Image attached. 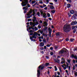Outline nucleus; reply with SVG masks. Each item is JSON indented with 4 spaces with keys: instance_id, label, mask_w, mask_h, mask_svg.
<instances>
[{
    "instance_id": "f257e3e1",
    "label": "nucleus",
    "mask_w": 77,
    "mask_h": 77,
    "mask_svg": "<svg viewBox=\"0 0 77 77\" xmlns=\"http://www.w3.org/2000/svg\"><path fill=\"white\" fill-rule=\"evenodd\" d=\"M63 29V30L66 32H69L71 30L69 24L68 23L66 24L64 26Z\"/></svg>"
},
{
    "instance_id": "f03ea898",
    "label": "nucleus",
    "mask_w": 77,
    "mask_h": 77,
    "mask_svg": "<svg viewBox=\"0 0 77 77\" xmlns=\"http://www.w3.org/2000/svg\"><path fill=\"white\" fill-rule=\"evenodd\" d=\"M32 12H33V15L34 16V17L35 16V10L30 9V11H29V13L27 14V18H30L32 16V15H30V14L31 13H32Z\"/></svg>"
},
{
    "instance_id": "7ed1b4c3",
    "label": "nucleus",
    "mask_w": 77,
    "mask_h": 77,
    "mask_svg": "<svg viewBox=\"0 0 77 77\" xmlns=\"http://www.w3.org/2000/svg\"><path fill=\"white\" fill-rule=\"evenodd\" d=\"M22 1H22V2L21 3V5L22 6H26V5H27V4L28 3L27 0H20V2H22Z\"/></svg>"
},
{
    "instance_id": "20e7f679",
    "label": "nucleus",
    "mask_w": 77,
    "mask_h": 77,
    "mask_svg": "<svg viewBox=\"0 0 77 77\" xmlns=\"http://www.w3.org/2000/svg\"><path fill=\"white\" fill-rule=\"evenodd\" d=\"M37 36V33L36 32H35L34 34L33 35H32V37H30V39H31V40L32 41H33V38L36 39V38Z\"/></svg>"
},
{
    "instance_id": "39448f33",
    "label": "nucleus",
    "mask_w": 77,
    "mask_h": 77,
    "mask_svg": "<svg viewBox=\"0 0 77 77\" xmlns=\"http://www.w3.org/2000/svg\"><path fill=\"white\" fill-rule=\"evenodd\" d=\"M69 65V64L68 63L66 62V65L65 64H64L63 65H62L61 66L65 70L67 68H68V66Z\"/></svg>"
},
{
    "instance_id": "423d86ee",
    "label": "nucleus",
    "mask_w": 77,
    "mask_h": 77,
    "mask_svg": "<svg viewBox=\"0 0 77 77\" xmlns=\"http://www.w3.org/2000/svg\"><path fill=\"white\" fill-rule=\"evenodd\" d=\"M39 24L38 22L36 21L35 23L34 22V23H33L32 22H30V25H31L32 27H34L35 26V25H38Z\"/></svg>"
},
{
    "instance_id": "0eeeda50",
    "label": "nucleus",
    "mask_w": 77,
    "mask_h": 77,
    "mask_svg": "<svg viewBox=\"0 0 77 77\" xmlns=\"http://www.w3.org/2000/svg\"><path fill=\"white\" fill-rule=\"evenodd\" d=\"M41 66L40 65L38 67V70H37V76L38 77H39L40 76V70H41Z\"/></svg>"
},
{
    "instance_id": "6e6552de",
    "label": "nucleus",
    "mask_w": 77,
    "mask_h": 77,
    "mask_svg": "<svg viewBox=\"0 0 77 77\" xmlns=\"http://www.w3.org/2000/svg\"><path fill=\"white\" fill-rule=\"evenodd\" d=\"M40 13H41L42 16V15L43 16V18H46V14L45 13H43V11L42 10H40Z\"/></svg>"
},
{
    "instance_id": "1a4fd4ad",
    "label": "nucleus",
    "mask_w": 77,
    "mask_h": 77,
    "mask_svg": "<svg viewBox=\"0 0 77 77\" xmlns=\"http://www.w3.org/2000/svg\"><path fill=\"white\" fill-rule=\"evenodd\" d=\"M67 51V49L65 48H63L62 49L60 52L59 53L60 54H62L64 52V51L66 52Z\"/></svg>"
},
{
    "instance_id": "9d476101",
    "label": "nucleus",
    "mask_w": 77,
    "mask_h": 77,
    "mask_svg": "<svg viewBox=\"0 0 77 77\" xmlns=\"http://www.w3.org/2000/svg\"><path fill=\"white\" fill-rule=\"evenodd\" d=\"M77 21H72L71 23V25L73 26L74 25L77 24Z\"/></svg>"
},
{
    "instance_id": "9b49d317",
    "label": "nucleus",
    "mask_w": 77,
    "mask_h": 77,
    "mask_svg": "<svg viewBox=\"0 0 77 77\" xmlns=\"http://www.w3.org/2000/svg\"><path fill=\"white\" fill-rule=\"evenodd\" d=\"M54 61L55 62H57V63H60V60L59 59H57H57L54 58Z\"/></svg>"
},
{
    "instance_id": "f8f14e48",
    "label": "nucleus",
    "mask_w": 77,
    "mask_h": 77,
    "mask_svg": "<svg viewBox=\"0 0 77 77\" xmlns=\"http://www.w3.org/2000/svg\"><path fill=\"white\" fill-rule=\"evenodd\" d=\"M48 7H49L51 9H54V7L53 5H48Z\"/></svg>"
},
{
    "instance_id": "ddd939ff",
    "label": "nucleus",
    "mask_w": 77,
    "mask_h": 77,
    "mask_svg": "<svg viewBox=\"0 0 77 77\" xmlns=\"http://www.w3.org/2000/svg\"><path fill=\"white\" fill-rule=\"evenodd\" d=\"M44 26L45 27H47L48 26V23L47 22H44Z\"/></svg>"
},
{
    "instance_id": "4468645a",
    "label": "nucleus",
    "mask_w": 77,
    "mask_h": 77,
    "mask_svg": "<svg viewBox=\"0 0 77 77\" xmlns=\"http://www.w3.org/2000/svg\"><path fill=\"white\" fill-rule=\"evenodd\" d=\"M23 10H25V11H27L28 9V7L27 6L23 7Z\"/></svg>"
},
{
    "instance_id": "2eb2a0df",
    "label": "nucleus",
    "mask_w": 77,
    "mask_h": 77,
    "mask_svg": "<svg viewBox=\"0 0 77 77\" xmlns=\"http://www.w3.org/2000/svg\"><path fill=\"white\" fill-rule=\"evenodd\" d=\"M40 45L41 47H43L44 45V43L43 42H41L40 43Z\"/></svg>"
},
{
    "instance_id": "dca6fc26",
    "label": "nucleus",
    "mask_w": 77,
    "mask_h": 77,
    "mask_svg": "<svg viewBox=\"0 0 77 77\" xmlns=\"http://www.w3.org/2000/svg\"><path fill=\"white\" fill-rule=\"evenodd\" d=\"M33 19H32V21L33 22H35L36 20V18L35 17V16H33Z\"/></svg>"
},
{
    "instance_id": "f3484780",
    "label": "nucleus",
    "mask_w": 77,
    "mask_h": 77,
    "mask_svg": "<svg viewBox=\"0 0 77 77\" xmlns=\"http://www.w3.org/2000/svg\"><path fill=\"white\" fill-rule=\"evenodd\" d=\"M70 14H74V11L73 10H72L70 11Z\"/></svg>"
},
{
    "instance_id": "a211bd4d",
    "label": "nucleus",
    "mask_w": 77,
    "mask_h": 77,
    "mask_svg": "<svg viewBox=\"0 0 77 77\" xmlns=\"http://www.w3.org/2000/svg\"><path fill=\"white\" fill-rule=\"evenodd\" d=\"M73 57H74V59H76V60H77V55H72Z\"/></svg>"
},
{
    "instance_id": "6ab92c4d",
    "label": "nucleus",
    "mask_w": 77,
    "mask_h": 77,
    "mask_svg": "<svg viewBox=\"0 0 77 77\" xmlns=\"http://www.w3.org/2000/svg\"><path fill=\"white\" fill-rule=\"evenodd\" d=\"M47 6V5H45L44 4H43V6H41L40 7L42 8H44L45 7H46Z\"/></svg>"
},
{
    "instance_id": "aec40b11",
    "label": "nucleus",
    "mask_w": 77,
    "mask_h": 77,
    "mask_svg": "<svg viewBox=\"0 0 77 77\" xmlns=\"http://www.w3.org/2000/svg\"><path fill=\"white\" fill-rule=\"evenodd\" d=\"M75 14L74 15L72 16L73 17H77V14H77V12H75Z\"/></svg>"
},
{
    "instance_id": "412c9836",
    "label": "nucleus",
    "mask_w": 77,
    "mask_h": 77,
    "mask_svg": "<svg viewBox=\"0 0 77 77\" xmlns=\"http://www.w3.org/2000/svg\"><path fill=\"white\" fill-rule=\"evenodd\" d=\"M71 6V5H70V4H68L67 5V7L68 8H70V7Z\"/></svg>"
},
{
    "instance_id": "4be33fe9",
    "label": "nucleus",
    "mask_w": 77,
    "mask_h": 77,
    "mask_svg": "<svg viewBox=\"0 0 77 77\" xmlns=\"http://www.w3.org/2000/svg\"><path fill=\"white\" fill-rule=\"evenodd\" d=\"M28 32L29 33H33V32H34V31H32V30H31L29 31Z\"/></svg>"
},
{
    "instance_id": "5701e85b",
    "label": "nucleus",
    "mask_w": 77,
    "mask_h": 77,
    "mask_svg": "<svg viewBox=\"0 0 77 77\" xmlns=\"http://www.w3.org/2000/svg\"><path fill=\"white\" fill-rule=\"evenodd\" d=\"M50 65V64L49 63H46L45 66H48V65Z\"/></svg>"
},
{
    "instance_id": "b1692460",
    "label": "nucleus",
    "mask_w": 77,
    "mask_h": 77,
    "mask_svg": "<svg viewBox=\"0 0 77 77\" xmlns=\"http://www.w3.org/2000/svg\"><path fill=\"white\" fill-rule=\"evenodd\" d=\"M36 3V1L35 0L32 1L31 2L32 4H34V3Z\"/></svg>"
},
{
    "instance_id": "393cba45",
    "label": "nucleus",
    "mask_w": 77,
    "mask_h": 77,
    "mask_svg": "<svg viewBox=\"0 0 77 77\" xmlns=\"http://www.w3.org/2000/svg\"><path fill=\"white\" fill-rule=\"evenodd\" d=\"M54 67L55 68V71H57V67H56V66H54Z\"/></svg>"
},
{
    "instance_id": "a878e982",
    "label": "nucleus",
    "mask_w": 77,
    "mask_h": 77,
    "mask_svg": "<svg viewBox=\"0 0 77 77\" xmlns=\"http://www.w3.org/2000/svg\"><path fill=\"white\" fill-rule=\"evenodd\" d=\"M42 41L45 43H46L47 42V41H46V40H45V39H44Z\"/></svg>"
},
{
    "instance_id": "bb28decb",
    "label": "nucleus",
    "mask_w": 77,
    "mask_h": 77,
    "mask_svg": "<svg viewBox=\"0 0 77 77\" xmlns=\"http://www.w3.org/2000/svg\"><path fill=\"white\" fill-rule=\"evenodd\" d=\"M56 36H59L60 35V32H57L56 34Z\"/></svg>"
},
{
    "instance_id": "cd10ccee",
    "label": "nucleus",
    "mask_w": 77,
    "mask_h": 77,
    "mask_svg": "<svg viewBox=\"0 0 77 77\" xmlns=\"http://www.w3.org/2000/svg\"><path fill=\"white\" fill-rule=\"evenodd\" d=\"M38 32H40L41 34H42V33H43V32H42V31L41 30H40Z\"/></svg>"
},
{
    "instance_id": "c85d7f7f",
    "label": "nucleus",
    "mask_w": 77,
    "mask_h": 77,
    "mask_svg": "<svg viewBox=\"0 0 77 77\" xmlns=\"http://www.w3.org/2000/svg\"><path fill=\"white\" fill-rule=\"evenodd\" d=\"M45 66H42V67L41 68V70H42V69H44V68H45Z\"/></svg>"
},
{
    "instance_id": "c756f323",
    "label": "nucleus",
    "mask_w": 77,
    "mask_h": 77,
    "mask_svg": "<svg viewBox=\"0 0 77 77\" xmlns=\"http://www.w3.org/2000/svg\"><path fill=\"white\" fill-rule=\"evenodd\" d=\"M37 14V15H38V17H40V13L39 12H38Z\"/></svg>"
},
{
    "instance_id": "7c9ffc66",
    "label": "nucleus",
    "mask_w": 77,
    "mask_h": 77,
    "mask_svg": "<svg viewBox=\"0 0 77 77\" xmlns=\"http://www.w3.org/2000/svg\"><path fill=\"white\" fill-rule=\"evenodd\" d=\"M49 36L50 37H51V32H49Z\"/></svg>"
},
{
    "instance_id": "2f4dec72",
    "label": "nucleus",
    "mask_w": 77,
    "mask_h": 77,
    "mask_svg": "<svg viewBox=\"0 0 77 77\" xmlns=\"http://www.w3.org/2000/svg\"><path fill=\"white\" fill-rule=\"evenodd\" d=\"M47 15H48V17H50V14L48 13H47Z\"/></svg>"
},
{
    "instance_id": "473e14b6",
    "label": "nucleus",
    "mask_w": 77,
    "mask_h": 77,
    "mask_svg": "<svg viewBox=\"0 0 77 77\" xmlns=\"http://www.w3.org/2000/svg\"><path fill=\"white\" fill-rule=\"evenodd\" d=\"M51 12H52V14H54V13H55V11L54 10L51 11Z\"/></svg>"
},
{
    "instance_id": "72a5a7b5",
    "label": "nucleus",
    "mask_w": 77,
    "mask_h": 77,
    "mask_svg": "<svg viewBox=\"0 0 77 77\" xmlns=\"http://www.w3.org/2000/svg\"><path fill=\"white\" fill-rule=\"evenodd\" d=\"M75 66H73L72 69L73 70H75Z\"/></svg>"
},
{
    "instance_id": "f704fd0d",
    "label": "nucleus",
    "mask_w": 77,
    "mask_h": 77,
    "mask_svg": "<svg viewBox=\"0 0 77 77\" xmlns=\"http://www.w3.org/2000/svg\"><path fill=\"white\" fill-rule=\"evenodd\" d=\"M74 39H73V38H71L70 39V41L71 42H72L73 41H74Z\"/></svg>"
},
{
    "instance_id": "c9c22d12",
    "label": "nucleus",
    "mask_w": 77,
    "mask_h": 77,
    "mask_svg": "<svg viewBox=\"0 0 77 77\" xmlns=\"http://www.w3.org/2000/svg\"><path fill=\"white\" fill-rule=\"evenodd\" d=\"M48 28L47 26H45L44 29L45 30H47Z\"/></svg>"
},
{
    "instance_id": "e433bc0d",
    "label": "nucleus",
    "mask_w": 77,
    "mask_h": 77,
    "mask_svg": "<svg viewBox=\"0 0 77 77\" xmlns=\"http://www.w3.org/2000/svg\"><path fill=\"white\" fill-rule=\"evenodd\" d=\"M75 26H72V29H75Z\"/></svg>"
},
{
    "instance_id": "4c0bfd02",
    "label": "nucleus",
    "mask_w": 77,
    "mask_h": 77,
    "mask_svg": "<svg viewBox=\"0 0 77 77\" xmlns=\"http://www.w3.org/2000/svg\"><path fill=\"white\" fill-rule=\"evenodd\" d=\"M35 31H36V30H38V28H37L36 27H35Z\"/></svg>"
},
{
    "instance_id": "58836bf2",
    "label": "nucleus",
    "mask_w": 77,
    "mask_h": 77,
    "mask_svg": "<svg viewBox=\"0 0 77 77\" xmlns=\"http://www.w3.org/2000/svg\"><path fill=\"white\" fill-rule=\"evenodd\" d=\"M39 3H40V4H43V2L42 1H40L39 2Z\"/></svg>"
},
{
    "instance_id": "ea45409f",
    "label": "nucleus",
    "mask_w": 77,
    "mask_h": 77,
    "mask_svg": "<svg viewBox=\"0 0 77 77\" xmlns=\"http://www.w3.org/2000/svg\"><path fill=\"white\" fill-rule=\"evenodd\" d=\"M47 47H50V45L48 44L47 45Z\"/></svg>"
},
{
    "instance_id": "a19ab883",
    "label": "nucleus",
    "mask_w": 77,
    "mask_h": 77,
    "mask_svg": "<svg viewBox=\"0 0 77 77\" xmlns=\"http://www.w3.org/2000/svg\"><path fill=\"white\" fill-rule=\"evenodd\" d=\"M73 63H75V60H73Z\"/></svg>"
},
{
    "instance_id": "79ce46f5",
    "label": "nucleus",
    "mask_w": 77,
    "mask_h": 77,
    "mask_svg": "<svg viewBox=\"0 0 77 77\" xmlns=\"http://www.w3.org/2000/svg\"><path fill=\"white\" fill-rule=\"evenodd\" d=\"M50 50H53V47H51L50 48Z\"/></svg>"
},
{
    "instance_id": "37998d69",
    "label": "nucleus",
    "mask_w": 77,
    "mask_h": 77,
    "mask_svg": "<svg viewBox=\"0 0 77 77\" xmlns=\"http://www.w3.org/2000/svg\"><path fill=\"white\" fill-rule=\"evenodd\" d=\"M61 63H62V64H63V63H65V61H62L61 62Z\"/></svg>"
},
{
    "instance_id": "c03bdc74",
    "label": "nucleus",
    "mask_w": 77,
    "mask_h": 77,
    "mask_svg": "<svg viewBox=\"0 0 77 77\" xmlns=\"http://www.w3.org/2000/svg\"><path fill=\"white\" fill-rule=\"evenodd\" d=\"M49 32H51V29H49V30H48Z\"/></svg>"
},
{
    "instance_id": "a18cd8bd",
    "label": "nucleus",
    "mask_w": 77,
    "mask_h": 77,
    "mask_svg": "<svg viewBox=\"0 0 77 77\" xmlns=\"http://www.w3.org/2000/svg\"><path fill=\"white\" fill-rule=\"evenodd\" d=\"M50 54L52 56V55H53V53L52 52H51L50 53Z\"/></svg>"
},
{
    "instance_id": "49530a36",
    "label": "nucleus",
    "mask_w": 77,
    "mask_h": 77,
    "mask_svg": "<svg viewBox=\"0 0 77 77\" xmlns=\"http://www.w3.org/2000/svg\"><path fill=\"white\" fill-rule=\"evenodd\" d=\"M44 48L45 50H46V49L47 48V47L46 46H44Z\"/></svg>"
},
{
    "instance_id": "de8ad7c7",
    "label": "nucleus",
    "mask_w": 77,
    "mask_h": 77,
    "mask_svg": "<svg viewBox=\"0 0 77 77\" xmlns=\"http://www.w3.org/2000/svg\"><path fill=\"white\" fill-rule=\"evenodd\" d=\"M70 60H68L67 61V62H68V63H70Z\"/></svg>"
},
{
    "instance_id": "09e8293b",
    "label": "nucleus",
    "mask_w": 77,
    "mask_h": 77,
    "mask_svg": "<svg viewBox=\"0 0 77 77\" xmlns=\"http://www.w3.org/2000/svg\"><path fill=\"white\" fill-rule=\"evenodd\" d=\"M66 41H69V39H68V38H67L66 39Z\"/></svg>"
},
{
    "instance_id": "8fccbe9b",
    "label": "nucleus",
    "mask_w": 77,
    "mask_h": 77,
    "mask_svg": "<svg viewBox=\"0 0 77 77\" xmlns=\"http://www.w3.org/2000/svg\"><path fill=\"white\" fill-rule=\"evenodd\" d=\"M75 76H77V72H75Z\"/></svg>"
},
{
    "instance_id": "3c124183",
    "label": "nucleus",
    "mask_w": 77,
    "mask_h": 77,
    "mask_svg": "<svg viewBox=\"0 0 77 77\" xmlns=\"http://www.w3.org/2000/svg\"><path fill=\"white\" fill-rule=\"evenodd\" d=\"M61 60H62L63 61H65V60H64V58H62L61 59Z\"/></svg>"
},
{
    "instance_id": "603ef678",
    "label": "nucleus",
    "mask_w": 77,
    "mask_h": 77,
    "mask_svg": "<svg viewBox=\"0 0 77 77\" xmlns=\"http://www.w3.org/2000/svg\"><path fill=\"white\" fill-rule=\"evenodd\" d=\"M68 68H69V70H70L71 69V67L70 66H68Z\"/></svg>"
},
{
    "instance_id": "864d4df0",
    "label": "nucleus",
    "mask_w": 77,
    "mask_h": 77,
    "mask_svg": "<svg viewBox=\"0 0 77 77\" xmlns=\"http://www.w3.org/2000/svg\"><path fill=\"white\" fill-rule=\"evenodd\" d=\"M50 5H53V3L51 2V3H49Z\"/></svg>"
},
{
    "instance_id": "5fc2aeb1",
    "label": "nucleus",
    "mask_w": 77,
    "mask_h": 77,
    "mask_svg": "<svg viewBox=\"0 0 77 77\" xmlns=\"http://www.w3.org/2000/svg\"><path fill=\"white\" fill-rule=\"evenodd\" d=\"M27 6L28 7V8H30V5L28 4L27 5Z\"/></svg>"
},
{
    "instance_id": "6e6d98bb",
    "label": "nucleus",
    "mask_w": 77,
    "mask_h": 77,
    "mask_svg": "<svg viewBox=\"0 0 77 77\" xmlns=\"http://www.w3.org/2000/svg\"><path fill=\"white\" fill-rule=\"evenodd\" d=\"M40 23H42V21L41 20H40Z\"/></svg>"
},
{
    "instance_id": "4d7b16f0",
    "label": "nucleus",
    "mask_w": 77,
    "mask_h": 77,
    "mask_svg": "<svg viewBox=\"0 0 77 77\" xmlns=\"http://www.w3.org/2000/svg\"><path fill=\"white\" fill-rule=\"evenodd\" d=\"M33 34V33H32V32H31L29 34V35H32Z\"/></svg>"
},
{
    "instance_id": "13d9d810",
    "label": "nucleus",
    "mask_w": 77,
    "mask_h": 77,
    "mask_svg": "<svg viewBox=\"0 0 77 77\" xmlns=\"http://www.w3.org/2000/svg\"><path fill=\"white\" fill-rule=\"evenodd\" d=\"M57 74L58 75H60V72H57Z\"/></svg>"
},
{
    "instance_id": "bf43d9fd",
    "label": "nucleus",
    "mask_w": 77,
    "mask_h": 77,
    "mask_svg": "<svg viewBox=\"0 0 77 77\" xmlns=\"http://www.w3.org/2000/svg\"><path fill=\"white\" fill-rule=\"evenodd\" d=\"M41 39H43L44 38V37L43 36H42L41 37Z\"/></svg>"
},
{
    "instance_id": "052dcab7",
    "label": "nucleus",
    "mask_w": 77,
    "mask_h": 77,
    "mask_svg": "<svg viewBox=\"0 0 77 77\" xmlns=\"http://www.w3.org/2000/svg\"><path fill=\"white\" fill-rule=\"evenodd\" d=\"M46 2L48 3L49 2V1H48V0H46Z\"/></svg>"
},
{
    "instance_id": "680f3d73",
    "label": "nucleus",
    "mask_w": 77,
    "mask_h": 77,
    "mask_svg": "<svg viewBox=\"0 0 77 77\" xmlns=\"http://www.w3.org/2000/svg\"><path fill=\"white\" fill-rule=\"evenodd\" d=\"M65 71L66 73H68V70H65Z\"/></svg>"
},
{
    "instance_id": "e2e57ef3",
    "label": "nucleus",
    "mask_w": 77,
    "mask_h": 77,
    "mask_svg": "<svg viewBox=\"0 0 77 77\" xmlns=\"http://www.w3.org/2000/svg\"><path fill=\"white\" fill-rule=\"evenodd\" d=\"M39 41H40V42H41L42 41V40H41V39H40L39 40Z\"/></svg>"
},
{
    "instance_id": "0e129e2a",
    "label": "nucleus",
    "mask_w": 77,
    "mask_h": 77,
    "mask_svg": "<svg viewBox=\"0 0 77 77\" xmlns=\"http://www.w3.org/2000/svg\"><path fill=\"white\" fill-rule=\"evenodd\" d=\"M46 40H47V42H48V40H49L48 38H47L46 39Z\"/></svg>"
},
{
    "instance_id": "69168bd1",
    "label": "nucleus",
    "mask_w": 77,
    "mask_h": 77,
    "mask_svg": "<svg viewBox=\"0 0 77 77\" xmlns=\"http://www.w3.org/2000/svg\"><path fill=\"white\" fill-rule=\"evenodd\" d=\"M44 9H45V10H46V9H47V7H45V8H44Z\"/></svg>"
},
{
    "instance_id": "338daca9",
    "label": "nucleus",
    "mask_w": 77,
    "mask_h": 77,
    "mask_svg": "<svg viewBox=\"0 0 77 77\" xmlns=\"http://www.w3.org/2000/svg\"><path fill=\"white\" fill-rule=\"evenodd\" d=\"M38 27L39 29H40L41 28V26L38 25Z\"/></svg>"
},
{
    "instance_id": "774afa93",
    "label": "nucleus",
    "mask_w": 77,
    "mask_h": 77,
    "mask_svg": "<svg viewBox=\"0 0 77 77\" xmlns=\"http://www.w3.org/2000/svg\"><path fill=\"white\" fill-rule=\"evenodd\" d=\"M46 59H48V57L47 56H46Z\"/></svg>"
}]
</instances>
